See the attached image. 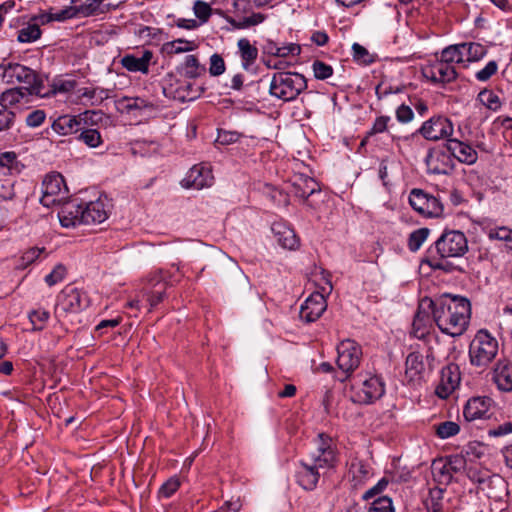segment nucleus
Here are the masks:
<instances>
[{"instance_id":"nucleus-8","label":"nucleus","mask_w":512,"mask_h":512,"mask_svg":"<svg viewBox=\"0 0 512 512\" xmlns=\"http://www.w3.org/2000/svg\"><path fill=\"white\" fill-rule=\"evenodd\" d=\"M41 193L40 202L45 207L53 206L65 199L67 188L62 175L59 173L46 175L41 185Z\"/></svg>"},{"instance_id":"nucleus-47","label":"nucleus","mask_w":512,"mask_h":512,"mask_svg":"<svg viewBox=\"0 0 512 512\" xmlns=\"http://www.w3.org/2000/svg\"><path fill=\"white\" fill-rule=\"evenodd\" d=\"M119 104L128 112L142 110L151 106V104L140 97H123L119 100Z\"/></svg>"},{"instance_id":"nucleus-54","label":"nucleus","mask_w":512,"mask_h":512,"mask_svg":"<svg viewBox=\"0 0 512 512\" xmlns=\"http://www.w3.org/2000/svg\"><path fill=\"white\" fill-rule=\"evenodd\" d=\"M16 114L10 109L0 108V132L9 130L15 122Z\"/></svg>"},{"instance_id":"nucleus-43","label":"nucleus","mask_w":512,"mask_h":512,"mask_svg":"<svg viewBox=\"0 0 512 512\" xmlns=\"http://www.w3.org/2000/svg\"><path fill=\"white\" fill-rule=\"evenodd\" d=\"M203 92V88L196 87L194 88L193 84L186 83L182 85L179 89H177L175 98H178L181 101H192L198 98Z\"/></svg>"},{"instance_id":"nucleus-18","label":"nucleus","mask_w":512,"mask_h":512,"mask_svg":"<svg viewBox=\"0 0 512 512\" xmlns=\"http://www.w3.org/2000/svg\"><path fill=\"white\" fill-rule=\"evenodd\" d=\"M213 179L211 170L208 167L196 165L189 170L182 182L183 186L187 188L199 190L211 186Z\"/></svg>"},{"instance_id":"nucleus-64","label":"nucleus","mask_w":512,"mask_h":512,"mask_svg":"<svg viewBox=\"0 0 512 512\" xmlns=\"http://www.w3.org/2000/svg\"><path fill=\"white\" fill-rule=\"evenodd\" d=\"M238 137L236 132L219 131L216 142L222 145H228L236 142Z\"/></svg>"},{"instance_id":"nucleus-3","label":"nucleus","mask_w":512,"mask_h":512,"mask_svg":"<svg viewBox=\"0 0 512 512\" xmlns=\"http://www.w3.org/2000/svg\"><path fill=\"white\" fill-rule=\"evenodd\" d=\"M336 461L332 439L325 434H319L315 448L309 453L308 458L300 461L296 473L297 483L305 490L315 489L320 478V469L333 468Z\"/></svg>"},{"instance_id":"nucleus-17","label":"nucleus","mask_w":512,"mask_h":512,"mask_svg":"<svg viewBox=\"0 0 512 512\" xmlns=\"http://www.w3.org/2000/svg\"><path fill=\"white\" fill-rule=\"evenodd\" d=\"M423 74L432 82L442 84L449 83L457 77L454 66L445 63L441 59L426 67L423 70Z\"/></svg>"},{"instance_id":"nucleus-62","label":"nucleus","mask_w":512,"mask_h":512,"mask_svg":"<svg viewBox=\"0 0 512 512\" xmlns=\"http://www.w3.org/2000/svg\"><path fill=\"white\" fill-rule=\"evenodd\" d=\"M180 486V482L177 478H170L167 480L159 490L160 495L168 498L177 491Z\"/></svg>"},{"instance_id":"nucleus-50","label":"nucleus","mask_w":512,"mask_h":512,"mask_svg":"<svg viewBox=\"0 0 512 512\" xmlns=\"http://www.w3.org/2000/svg\"><path fill=\"white\" fill-rule=\"evenodd\" d=\"M447 467H449L452 475L461 472L462 470L466 471V459L462 455H451L447 457L446 461Z\"/></svg>"},{"instance_id":"nucleus-9","label":"nucleus","mask_w":512,"mask_h":512,"mask_svg":"<svg viewBox=\"0 0 512 512\" xmlns=\"http://www.w3.org/2000/svg\"><path fill=\"white\" fill-rule=\"evenodd\" d=\"M337 366L348 377L360 364L362 349L354 340L346 339L337 346Z\"/></svg>"},{"instance_id":"nucleus-16","label":"nucleus","mask_w":512,"mask_h":512,"mask_svg":"<svg viewBox=\"0 0 512 512\" xmlns=\"http://www.w3.org/2000/svg\"><path fill=\"white\" fill-rule=\"evenodd\" d=\"M384 394V384L376 377L363 380L362 387L356 392L354 401L361 404H370Z\"/></svg>"},{"instance_id":"nucleus-60","label":"nucleus","mask_w":512,"mask_h":512,"mask_svg":"<svg viewBox=\"0 0 512 512\" xmlns=\"http://www.w3.org/2000/svg\"><path fill=\"white\" fill-rule=\"evenodd\" d=\"M45 118V112L43 110L37 109L27 115L26 124L31 128H36L45 121Z\"/></svg>"},{"instance_id":"nucleus-41","label":"nucleus","mask_w":512,"mask_h":512,"mask_svg":"<svg viewBox=\"0 0 512 512\" xmlns=\"http://www.w3.org/2000/svg\"><path fill=\"white\" fill-rule=\"evenodd\" d=\"M464 48L465 59L467 61H477L486 54V48L480 43H461Z\"/></svg>"},{"instance_id":"nucleus-20","label":"nucleus","mask_w":512,"mask_h":512,"mask_svg":"<svg viewBox=\"0 0 512 512\" xmlns=\"http://www.w3.org/2000/svg\"><path fill=\"white\" fill-rule=\"evenodd\" d=\"M489 402L490 399L484 397H474L468 400L463 410L466 421L471 422L489 417Z\"/></svg>"},{"instance_id":"nucleus-7","label":"nucleus","mask_w":512,"mask_h":512,"mask_svg":"<svg viewBox=\"0 0 512 512\" xmlns=\"http://www.w3.org/2000/svg\"><path fill=\"white\" fill-rule=\"evenodd\" d=\"M3 80L8 84L23 83L22 89L28 90L36 96H44L43 78L33 69L19 63H9L3 67Z\"/></svg>"},{"instance_id":"nucleus-19","label":"nucleus","mask_w":512,"mask_h":512,"mask_svg":"<svg viewBox=\"0 0 512 512\" xmlns=\"http://www.w3.org/2000/svg\"><path fill=\"white\" fill-rule=\"evenodd\" d=\"M447 150L459 162L468 165L474 164L478 158V154L473 147L457 139H448Z\"/></svg>"},{"instance_id":"nucleus-53","label":"nucleus","mask_w":512,"mask_h":512,"mask_svg":"<svg viewBox=\"0 0 512 512\" xmlns=\"http://www.w3.org/2000/svg\"><path fill=\"white\" fill-rule=\"evenodd\" d=\"M368 512H394L392 500L389 497H379L372 503Z\"/></svg>"},{"instance_id":"nucleus-27","label":"nucleus","mask_w":512,"mask_h":512,"mask_svg":"<svg viewBox=\"0 0 512 512\" xmlns=\"http://www.w3.org/2000/svg\"><path fill=\"white\" fill-rule=\"evenodd\" d=\"M505 490V481L498 475L491 473L487 479L479 486L478 491L484 493L488 498L500 497Z\"/></svg>"},{"instance_id":"nucleus-63","label":"nucleus","mask_w":512,"mask_h":512,"mask_svg":"<svg viewBox=\"0 0 512 512\" xmlns=\"http://www.w3.org/2000/svg\"><path fill=\"white\" fill-rule=\"evenodd\" d=\"M413 115L414 114H413L412 109L409 106L404 105V104L399 106L396 110L397 120L402 123H407V122L411 121L413 118Z\"/></svg>"},{"instance_id":"nucleus-32","label":"nucleus","mask_w":512,"mask_h":512,"mask_svg":"<svg viewBox=\"0 0 512 512\" xmlns=\"http://www.w3.org/2000/svg\"><path fill=\"white\" fill-rule=\"evenodd\" d=\"M450 162V156L442 152L434 156L431 155L428 160V166L430 171L435 174H448L453 169V165Z\"/></svg>"},{"instance_id":"nucleus-21","label":"nucleus","mask_w":512,"mask_h":512,"mask_svg":"<svg viewBox=\"0 0 512 512\" xmlns=\"http://www.w3.org/2000/svg\"><path fill=\"white\" fill-rule=\"evenodd\" d=\"M82 222L83 224H100L104 222L108 213L102 200L91 201L83 205Z\"/></svg>"},{"instance_id":"nucleus-56","label":"nucleus","mask_w":512,"mask_h":512,"mask_svg":"<svg viewBox=\"0 0 512 512\" xmlns=\"http://www.w3.org/2000/svg\"><path fill=\"white\" fill-rule=\"evenodd\" d=\"M66 275V268L62 264H58L54 267V269L46 275L45 282L49 286H54L57 283L61 282Z\"/></svg>"},{"instance_id":"nucleus-30","label":"nucleus","mask_w":512,"mask_h":512,"mask_svg":"<svg viewBox=\"0 0 512 512\" xmlns=\"http://www.w3.org/2000/svg\"><path fill=\"white\" fill-rule=\"evenodd\" d=\"M180 72L186 78L195 79L203 75L206 72V68L199 63L195 55H187L180 66Z\"/></svg>"},{"instance_id":"nucleus-15","label":"nucleus","mask_w":512,"mask_h":512,"mask_svg":"<svg viewBox=\"0 0 512 512\" xmlns=\"http://www.w3.org/2000/svg\"><path fill=\"white\" fill-rule=\"evenodd\" d=\"M327 304L321 293L311 294L300 308V318L307 323L316 321L326 310Z\"/></svg>"},{"instance_id":"nucleus-31","label":"nucleus","mask_w":512,"mask_h":512,"mask_svg":"<svg viewBox=\"0 0 512 512\" xmlns=\"http://www.w3.org/2000/svg\"><path fill=\"white\" fill-rule=\"evenodd\" d=\"M34 95L33 93H28V90L22 89L19 87L10 88L5 90L0 96V105L1 108L9 109L14 105L21 103V101L28 97Z\"/></svg>"},{"instance_id":"nucleus-42","label":"nucleus","mask_w":512,"mask_h":512,"mask_svg":"<svg viewBox=\"0 0 512 512\" xmlns=\"http://www.w3.org/2000/svg\"><path fill=\"white\" fill-rule=\"evenodd\" d=\"M477 100L486 108L492 111H497L501 107L499 97L491 90H482L477 97Z\"/></svg>"},{"instance_id":"nucleus-26","label":"nucleus","mask_w":512,"mask_h":512,"mask_svg":"<svg viewBox=\"0 0 512 512\" xmlns=\"http://www.w3.org/2000/svg\"><path fill=\"white\" fill-rule=\"evenodd\" d=\"M82 116L64 115L54 121L52 128L61 135L77 133L82 129Z\"/></svg>"},{"instance_id":"nucleus-11","label":"nucleus","mask_w":512,"mask_h":512,"mask_svg":"<svg viewBox=\"0 0 512 512\" xmlns=\"http://www.w3.org/2000/svg\"><path fill=\"white\" fill-rule=\"evenodd\" d=\"M89 305L86 293L76 287H65L58 299L56 313H77Z\"/></svg>"},{"instance_id":"nucleus-52","label":"nucleus","mask_w":512,"mask_h":512,"mask_svg":"<svg viewBox=\"0 0 512 512\" xmlns=\"http://www.w3.org/2000/svg\"><path fill=\"white\" fill-rule=\"evenodd\" d=\"M489 238L505 241L508 248L512 249V230L506 227L491 229L489 231Z\"/></svg>"},{"instance_id":"nucleus-45","label":"nucleus","mask_w":512,"mask_h":512,"mask_svg":"<svg viewBox=\"0 0 512 512\" xmlns=\"http://www.w3.org/2000/svg\"><path fill=\"white\" fill-rule=\"evenodd\" d=\"M460 431V427L456 422L445 421L438 425H435L436 435L441 439H447L455 436Z\"/></svg>"},{"instance_id":"nucleus-10","label":"nucleus","mask_w":512,"mask_h":512,"mask_svg":"<svg viewBox=\"0 0 512 512\" xmlns=\"http://www.w3.org/2000/svg\"><path fill=\"white\" fill-rule=\"evenodd\" d=\"M232 15L226 16V21L238 30L248 29L265 21L266 15L254 12L246 6V2H233Z\"/></svg>"},{"instance_id":"nucleus-51","label":"nucleus","mask_w":512,"mask_h":512,"mask_svg":"<svg viewBox=\"0 0 512 512\" xmlns=\"http://www.w3.org/2000/svg\"><path fill=\"white\" fill-rule=\"evenodd\" d=\"M312 67L315 78L319 80H325L333 74V68L323 61L315 60Z\"/></svg>"},{"instance_id":"nucleus-40","label":"nucleus","mask_w":512,"mask_h":512,"mask_svg":"<svg viewBox=\"0 0 512 512\" xmlns=\"http://www.w3.org/2000/svg\"><path fill=\"white\" fill-rule=\"evenodd\" d=\"M491 473L492 472L489 469L477 465L469 466L466 469V476L471 482L477 485V489Z\"/></svg>"},{"instance_id":"nucleus-29","label":"nucleus","mask_w":512,"mask_h":512,"mask_svg":"<svg viewBox=\"0 0 512 512\" xmlns=\"http://www.w3.org/2000/svg\"><path fill=\"white\" fill-rule=\"evenodd\" d=\"M240 58L242 60V67L248 70L257 60L258 49L252 45L247 38H241L237 42Z\"/></svg>"},{"instance_id":"nucleus-14","label":"nucleus","mask_w":512,"mask_h":512,"mask_svg":"<svg viewBox=\"0 0 512 512\" xmlns=\"http://www.w3.org/2000/svg\"><path fill=\"white\" fill-rule=\"evenodd\" d=\"M460 372L455 364H449L442 368L440 382L436 387V394L438 397L447 398L459 385Z\"/></svg>"},{"instance_id":"nucleus-33","label":"nucleus","mask_w":512,"mask_h":512,"mask_svg":"<svg viewBox=\"0 0 512 512\" xmlns=\"http://www.w3.org/2000/svg\"><path fill=\"white\" fill-rule=\"evenodd\" d=\"M444 489L435 487L430 489L429 495L424 501L427 512H446L443 504Z\"/></svg>"},{"instance_id":"nucleus-22","label":"nucleus","mask_w":512,"mask_h":512,"mask_svg":"<svg viewBox=\"0 0 512 512\" xmlns=\"http://www.w3.org/2000/svg\"><path fill=\"white\" fill-rule=\"evenodd\" d=\"M493 381L501 391H512V364L498 361L493 369Z\"/></svg>"},{"instance_id":"nucleus-23","label":"nucleus","mask_w":512,"mask_h":512,"mask_svg":"<svg viewBox=\"0 0 512 512\" xmlns=\"http://www.w3.org/2000/svg\"><path fill=\"white\" fill-rule=\"evenodd\" d=\"M153 57V53L145 50L141 57L134 55H126L121 59V65L130 72H141L147 74L149 72V64Z\"/></svg>"},{"instance_id":"nucleus-12","label":"nucleus","mask_w":512,"mask_h":512,"mask_svg":"<svg viewBox=\"0 0 512 512\" xmlns=\"http://www.w3.org/2000/svg\"><path fill=\"white\" fill-rule=\"evenodd\" d=\"M409 203L415 211L423 216L438 217L443 213V206L440 201L420 189L411 191Z\"/></svg>"},{"instance_id":"nucleus-25","label":"nucleus","mask_w":512,"mask_h":512,"mask_svg":"<svg viewBox=\"0 0 512 512\" xmlns=\"http://www.w3.org/2000/svg\"><path fill=\"white\" fill-rule=\"evenodd\" d=\"M369 466L362 461L353 460L349 466L348 477L353 489L361 488L368 480Z\"/></svg>"},{"instance_id":"nucleus-39","label":"nucleus","mask_w":512,"mask_h":512,"mask_svg":"<svg viewBox=\"0 0 512 512\" xmlns=\"http://www.w3.org/2000/svg\"><path fill=\"white\" fill-rule=\"evenodd\" d=\"M81 97L89 99L92 105H97L110 97V90L104 88H84L82 89Z\"/></svg>"},{"instance_id":"nucleus-48","label":"nucleus","mask_w":512,"mask_h":512,"mask_svg":"<svg viewBox=\"0 0 512 512\" xmlns=\"http://www.w3.org/2000/svg\"><path fill=\"white\" fill-rule=\"evenodd\" d=\"M155 286H159L158 289L152 290L150 292H145L143 296L146 297L147 301L149 302L151 307L156 306L159 304L165 295V290L167 287L166 282H158Z\"/></svg>"},{"instance_id":"nucleus-46","label":"nucleus","mask_w":512,"mask_h":512,"mask_svg":"<svg viewBox=\"0 0 512 512\" xmlns=\"http://www.w3.org/2000/svg\"><path fill=\"white\" fill-rule=\"evenodd\" d=\"M429 232L430 230L428 228H419L413 231L409 235L408 239L409 249L413 252L417 251L421 247L423 242L427 239Z\"/></svg>"},{"instance_id":"nucleus-58","label":"nucleus","mask_w":512,"mask_h":512,"mask_svg":"<svg viewBox=\"0 0 512 512\" xmlns=\"http://www.w3.org/2000/svg\"><path fill=\"white\" fill-rule=\"evenodd\" d=\"M389 484V480L387 478H382L378 481L376 485L368 489L362 496L363 500H369L374 498L375 496L381 494Z\"/></svg>"},{"instance_id":"nucleus-49","label":"nucleus","mask_w":512,"mask_h":512,"mask_svg":"<svg viewBox=\"0 0 512 512\" xmlns=\"http://www.w3.org/2000/svg\"><path fill=\"white\" fill-rule=\"evenodd\" d=\"M353 58L355 61L361 64H371L374 61L373 55H371L368 50L358 43H354L352 45Z\"/></svg>"},{"instance_id":"nucleus-13","label":"nucleus","mask_w":512,"mask_h":512,"mask_svg":"<svg viewBox=\"0 0 512 512\" xmlns=\"http://www.w3.org/2000/svg\"><path fill=\"white\" fill-rule=\"evenodd\" d=\"M418 131L425 139L437 141L451 136L453 125L448 118L437 116L425 121Z\"/></svg>"},{"instance_id":"nucleus-2","label":"nucleus","mask_w":512,"mask_h":512,"mask_svg":"<svg viewBox=\"0 0 512 512\" xmlns=\"http://www.w3.org/2000/svg\"><path fill=\"white\" fill-rule=\"evenodd\" d=\"M430 306L442 333L457 337L466 331L471 317V304L467 298L445 294L437 302L430 301Z\"/></svg>"},{"instance_id":"nucleus-28","label":"nucleus","mask_w":512,"mask_h":512,"mask_svg":"<svg viewBox=\"0 0 512 512\" xmlns=\"http://www.w3.org/2000/svg\"><path fill=\"white\" fill-rule=\"evenodd\" d=\"M277 242L286 249L293 250L298 247L299 241L295 232L284 225L274 224L272 226Z\"/></svg>"},{"instance_id":"nucleus-61","label":"nucleus","mask_w":512,"mask_h":512,"mask_svg":"<svg viewBox=\"0 0 512 512\" xmlns=\"http://www.w3.org/2000/svg\"><path fill=\"white\" fill-rule=\"evenodd\" d=\"M498 65L496 61H489L486 66L476 73V78L479 81H487L497 72Z\"/></svg>"},{"instance_id":"nucleus-5","label":"nucleus","mask_w":512,"mask_h":512,"mask_svg":"<svg viewBox=\"0 0 512 512\" xmlns=\"http://www.w3.org/2000/svg\"><path fill=\"white\" fill-rule=\"evenodd\" d=\"M498 341L487 330H479L469 345L471 365L485 369L498 354Z\"/></svg>"},{"instance_id":"nucleus-37","label":"nucleus","mask_w":512,"mask_h":512,"mask_svg":"<svg viewBox=\"0 0 512 512\" xmlns=\"http://www.w3.org/2000/svg\"><path fill=\"white\" fill-rule=\"evenodd\" d=\"M28 318L32 324L33 331H41L44 329L47 321L50 318V313L42 308L35 309L29 312Z\"/></svg>"},{"instance_id":"nucleus-55","label":"nucleus","mask_w":512,"mask_h":512,"mask_svg":"<svg viewBox=\"0 0 512 512\" xmlns=\"http://www.w3.org/2000/svg\"><path fill=\"white\" fill-rule=\"evenodd\" d=\"M225 62L221 55L215 53L210 57L209 73L211 76H220L225 72Z\"/></svg>"},{"instance_id":"nucleus-1","label":"nucleus","mask_w":512,"mask_h":512,"mask_svg":"<svg viewBox=\"0 0 512 512\" xmlns=\"http://www.w3.org/2000/svg\"><path fill=\"white\" fill-rule=\"evenodd\" d=\"M118 4L113 5L108 3L103 5V2H90L88 4H81L79 6L70 5L65 8L53 12L50 9L49 12H41L33 15L29 22L18 30L17 40L20 43H31L35 42L41 37L42 31L41 25H45L52 21L63 22L72 18H82L105 13L110 8H118Z\"/></svg>"},{"instance_id":"nucleus-59","label":"nucleus","mask_w":512,"mask_h":512,"mask_svg":"<svg viewBox=\"0 0 512 512\" xmlns=\"http://www.w3.org/2000/svg\"><path fill=\"white\" fill-rule=\"evenodd\" d=\"M193 10L201 23L206 22L211 15V7L207 2H194Z\"/></svg>"},{"instance_id":"nucleus-4","label":"nucleus","mask_w":512,"mask_h":512,"mask_svg":"<svg viewBox=\"0 0 512 512\" xmlns=\"http://www.w3.org/2000/svg\"><path fill=\"white\" fill-rule=\"evenodd\" d=\"M468 250V242L463 232L445 231L428 250L424 260L432 269L453 272L456 267L447 258L463 256Z\"/></svg>"},{"instance_id":"nucleus-57","label":"nucleus","mask_w":512,"mask_h":512,"mask_svg":"<svg viewBox=\"0 0 512 512\" xmlns=\"http://www.w3.org/2000/svg\"><path fill=\"white\" fill-rule=\"evenodd\" d=\"M300 53V45L294 43H290L281 47H275V51H272V55L282 58L288 57L289 55H299Z\"/></svg>"},{"instance_id":"nucleus-24","label":"nucleus","mask_w":512,"mask_h":512,"mask_svg":"<svg viewBox=\"0 0 512 512\" xmlns=\"http://www.w3.org/2000/svg\"><path fill=\"white\" fill-rule=\"evenodd\" d=\"M405 374L410 381H418L424 377L426 365L423 355L418 352L410 353L406 358Z\"/></svg>"},{"instance_id":"nucleus-35","label":"nucleus","mask_w":512,"mask_h":512,"mask_svg":"<svg viewBox=\"0 0 512 512\" xmlns=\"http://www.w3.org/2000/svg\"><path fill=\"white\" fill-rule=\"evenodd\" d=\"M196 48L194 42L185 39H176L163 45V51L169 55L189 52Z\"/></svg>"},{"instance_id":"nucleus-6","label":"nucleus","mask_w":512,"mask_h":512,"mask_svg":"<svg viewBox=\"0 0 512 512\" xmlns=\"http://www.w3.org/2000/svg\"><path fill=\"white\" fill-rule=\"evenodd\" d=\"M307 88L303 75L292 72H278L272 77L269 92L283 101L295 100Z\"/></svg>"},{"instance_id":"nucleus-36","label":"nucleus","mask_w":512,"mask_h":512,"mask_svg":"<svg viewBox=\"0 0 512 512\" xmlns=\"http://www.w3.org/2000/svg\"><path fill=\"white\" fill-rule=\"evenodd\" d=\"M430 317L427 312L418 311L414 317L412 327L415 337L421 339L428 333Z\"/></svg>"},{"instance_id":"nucleus-34","label":"nucleus","mask_w":512,"mask_h":512,"mask_svg":"<svg viewBox=\"0 0 512 512\" xmlns=\"http://www.w3.org/2000/svg\"><path fill=\"white\" fill-rule=\"evenodd\" d=\"M440 59L450 65L463 63L466 60L464 48L460 47V44L451 45L441 52Z\"/></svg>"},{"instance_id":"nucleus-38","label":"nucleus","mask_w":512,"mask_h":512,"mask_svg":"<svg viewBox=\"0 0 512 512\" xmlns=\"http://www.w3.org/2000/svg\"><path fill=\"white\" fill-rule=\"evenodd\" d=\"M77 138L90 148H96L102 144V138L97 129L82 127Z\"/></svg>"},{"instance_id":"nucleus-44","label":"nucleus","mask_w":512,"mask_h":512,"mask_svg":"<svg viewBox=\"0 0 512 512\" xmlns=\"http://www.w3.org/2000/svg\"><path fill=\"white\" fill-rule=\"evenodd\" d=\"M439 464H441V466H439L438 464L434 463V466H433V476H434V479L439 484L448 485V484L451 483V481L453 479V475L450 472L449 467H447V463L446 462L440 461Z\"/></svg>"}]
</instances>
